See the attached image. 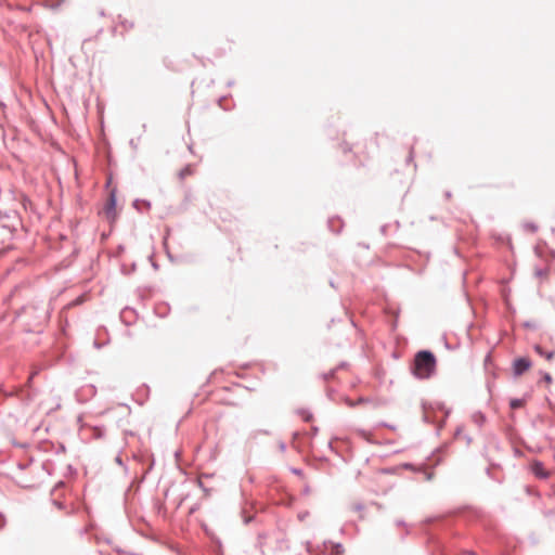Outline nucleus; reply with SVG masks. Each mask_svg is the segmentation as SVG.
<instances>
[{"label": "nucleus", "instance_id": "nucleus-1", "mask_svg": "<svg viewBox=\"0 0 555 555\" xmlns=\"http://www.w3.org/2000/svg\"><path fill=\"white\" fill-rule=\"evenodd\" d=\"M436 370V358L427 350L416 353L413 363V374L418 378L430 377Z\"/></svg>", "mask_w": 555, "mask_h": 555}, {"label": "nucleus", "instance_id": "nucleus-2", "mask_svg": "<svg viewBox=\"0 0 555 555\" xmlns=\"http://www.w3.org/2000/svg\"><path fill=\"white\" fill-rule=\"evenodd\" d=\"M531 361L529 358L521 357L517 358L513 362V371L515 376H520L531 367Z\"/></svg>", "mask_w": 555, "mask_h": 555}, {"label": "nucleus", "instance_id": "nucleus-3", "mask_svg": "<svg viewBox=\"0 0 555 555\" xmlns=\"http://www.w3.org/2000/svg\"><path fill=\"white\" fill-rule=\"evenodd\" d=\"M530 470L532 472V474L540 478V479H546L551 476V472L547 470L543 463L539 462V461H533L531 464H530Z\"/></svg>", "mask_w": 555, "mask_h": 555}, {"label": "nucleus", "instance_id": "nucleus-4", "mask_svg": "<svg viewBox=\"0 0 555 555\" xmlns=\"http://www.w3.org/2000/svg\"><path fill=\"white\" fill-rule=\"evenodd\" d=\"M534 350L541 357H544L546 360L551 361L554 357V351H544L540 345L534 346Z\"/></svg>", "mask_w": 555, "mask_h": 555}, {"label": "nucleus", "instance_id": "nucleus-5", "mask_svg": "<svg viewBox=\"0 0 555 555\" xmlns=\"http://www.w3.org/2000/svg\"><path fill=\"white\" fill-rule=\"evenodd\" d=\"M192 173H193V168L191 166H186L179 172V176L181 179H184L186 176H191Z\"/></svg>", "mask_w": 555, "mask_h": 555}, {"label": "nucleus", "instance_id": "nucleus-6", "mask_svg": "<svg viewBox=\"0 0 555 555\" xmlns=\"http://www.w3.org/2000/svg\"><path fill=\"white\" fill-rule=\"evenodd\" d=\"M116 205L115 197L112 195L108 199L107 206H106V214H109L112 210H114Z\"/></svg>", "mask_w": 555, "mask_h": 555}, {"label": "nucleus", "instance_id": "nucleus-7", "mask_svg": "<svg viewBox=\"0 0 555 555\" xmlns=\"http://www.w3.org/2000/svg\"><path fill=\"white\" fill-rule=\"evenodd\" d=\"M524 228H525L527 231L532 232V233H534V232L538 230V225H537V224H534V223H532V222H526V223L524 224Z\"/></svg>", "mask_w": 555, "mask_h": 555}, {"label": "nucleus", "instance_id": "nucleus-8", "mask_svg": "<svg viewBox=\"0 0 555 555\" xmlns=\"http://www.w3.org/2000/svg\"><path fill=\"white\" fill-rule=\"evenodd\" d=\"M542 380H543V382L548 386V385H551V384H552L553 378H552L551 374H548V373H543V375H542Z\"/></svg>", "mask_w": 555, "mask_h": 555}, {"label": "nucleus", "instance_id": "nucleus-9", "mask_svg": "<svg viewBox=\"0 0 555 555\" xmlns=\"http://www.w3.org/2000/svg\"><path fill=\"white\" fill-rule=\"evenodd\" d=\"M511 406L513 409L520 408V406H522V401L520 399H514L511 401Z\"/></svg>", "mask_w": 555, "mask_h": 555}, {"label": "nucleus", "instance_id": "nucleus-10", "mask_svg": "<svg viewBox=\"0 0 555 555\" xmlns=\"http://www.w3.org/2000/svg\"><path fill=\"white\" fill-rule=\"evenodd\" d=\"M341 553H343V548H341V546L337 545V546L335 547V554H336V555H338V554H341Z\"/></svg>", "mask_w": 555, "mask_h": 555}, {"label": "nucleus", "instance_id": "nucleus-11", "mask_svg": "<svg viewBox=\"0 0 555 555\" xmlns=\"http://www.w3.org/2000/svg\"><path fill=\"white\" fill-rule=\"evenodd\" d=\"M4 522H5V520H4L3 516L0 515V529L3 528Z\"/></svg>", "mask_w": 555, "mask_h": 555}]
</instances>
